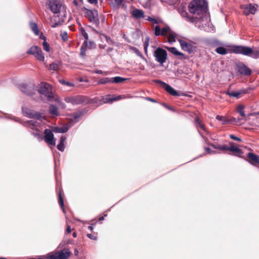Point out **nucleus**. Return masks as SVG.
<instances>
[{
    "instance_id": "obj_1",
    "label": "nucleus",
    "mask_w": 259,
    "mask_h": 259,
    "mask_svg": "<svg viewBox=\"0 0 259 259\" xmlns=\"http://www.w3.org/2000/svg\"><path fill=\"white\" fill-rule=\"evenodd\" d=\"M49 8L56 15L51 19L52 26L55 27L61 25L66 17V9L57 0H48Z\"/></svg>"
},
{
    "instance_id": "obj_2",
    "label": "nucleus",
    "mask_w": 259,
    "mask_h": 259,
    "mask_svg": "<svg viewBox=\"0 0 259 259\" xmlns=\"http://www.w3.org/2000/svg\"><path fill=\"white\" fill-rule=\"evenodd\" d=\"M67 103H71L73 105L84 104L87 103H96L97 106L103 104H112L114 101H118L121 98H63Z\"/></svg>"
},
{
    "instance_id": "obj_3",
    "label": "nucleus",
    "mask_w": 259,
    "mask_h": 259,
    "mask_svg": "<svg viewBox=\"0 0 259 259\" xmlns=\"http://www.w3.org/2000/svg\"><path fill=\"white\" fill-rule=\"evenodd\" d=\"M189 11L196 20V22L201 19L207 10V4L205 0H193L188 5Z\"/></svg>"
},
{
    "instance_id": "obj_4",
    "label": "nucleus",
    "mask_w": 259,
    "mask_h": 259,
    "mask_svg": "<svg viewBox=\"0 0 259 259\" xmlns=\"http://www.w3.org/2000/svg\"><path fill=\"white\" fill-rule=\"evenodd\" d=\"M236 52L245 56H251L255 59L259 58V51L253 50L249 47L240 46Z\"/></svg>"
},
{
    "instance_id": "obj_5",
    "label": "nucleus",
    "mask_w": 259,
    "mask_h": 259,
    "mask_svg": "<svg viewBox=\"0 0 259 259\" xmlns=\"http://www.w3.org/2000/svg\"><path fill=\"white\" fill-rule=\"evenodd\" d=\"M38 91L40 95L45 96L46 97H54L53 87L49 83H41L38 88Z\"/></svg>"
},
{
    "instance_id": "obj_6",
    "label": "nucleus",
    "mask_w": 259,
    "mask_h": 259,
    "mask_svg": "<svg viewBox=\"0 0 259 259\" xmlns=\"http://www.w3.org/2000/svg\"><path fill=\"white\" fill-rule=\"evenodd\" d=\"M240 46H231L227 45L226 48L223 47H219L215 49V52L220 55H226L227 53H235L239 54V53L236 52Z\"/></svg>"
},
{
    "instance_id": "obj_7",
    "label": "nucleus",
    "mask_w": 259,
    "mask_h": 259,
    "mask_svg": "<svg viewBox=\"0 0 259 259\" xmlns=\"http://www.w3.org/2000/svg\"><path fill=\"white\" fill-rule=\"evenodd\" d=\"M154 56L156 58V60L162 65L167 59L166 51L161 48H158L154 53Z\"/></svg>"
},
{
    "instance_id": "obj_8",
    "label": "nucleus",
    "mask_w": 259,
    "mask_h": 259,
    "mask_svg": "<svg viewBox=\"0 0 259 259\" xmlns=\"http://www.w3.org/2000/svg\"><path fill=\"white\" fill-rule=\"evenodd\" d=\"M28 54L33 55L38 60L44 61L45 57L40 48L34 46L31 47L27 52Z\"/></svg>"
},
{
    "instance_id": "obj_9",
    "label": "nucleus",
    "mask_w": 259,
    "mask_h": 259,
    "mask_svg": "<svg viewBox=\"0 0 259 259\" xmlns=\"http://www.w3.org/2000/svg\"><path fill=\"white\" fill-rule=\"evenodd\" d=\"M44 140L45 142L51 146H55L56 145V141L53 131L49 128H46L44 130Z\"/></svg>"
},
{
    "instance_id": "obj_10",
    "label": "nucleus",
    "mask_w": 259,
    "mask_h": 259,
    "mask_svg": "<svg viewBox=\"0 0 259 259\" xmlns=\"http://www.w3.org/2000/svg\"><path fill=\"white\" fill-rule=\"evenodd\" d=\"M243 9V13L245 16H248L250 14L254 15L258 8V5L256 4H249L247 5H243L241 7Z\"/></svg>"
},
{
    "instance_id": "obj_11",
    "label": "nucleus",
    "mask_w": 259,
    "mask_h": 259,
    "mask_svg": "<svg viewBox=\"0 0 259 259\" xmlns=\"http://www.w3.org/2000/svg\"><path fill=\"white\" fill-rule=\"evenodd\" d=\"M85 15L91 22L95 24H99L98 15L96 10L87 9L85 10Z\"/></svg>"
},
{
    "instance_id": "obj_12",
    "label": "nucleus",
    "mask_w": 259,
    "mask_h": 259,
    "mask_svg": "<svg viewBox=\"0 0 259 259\" xmlns=\"http://www.w3.org/2000/svg\"><path fill=\"white\" fill-rule=\"evenodd\" d=\"M161 85L165 90L168 92L171 96H185L186 95L183 93H180L177 92L174 88L170 87L169 85L160 81Z\"/></svg>"
},
{
    "instance_id": "obj_13",
    "label": "nucleus",
    "mask_w": 259,
    "mask_h": 259,
    "mask_svg": "<svg viewBox=\"0 0 259 259\" xmlns=\"http://www.w3.org/2000/svg\"><path fill=\"white\" fill-rule=\"evenodd\" d=\"M178 41L180 44L182 49L183 51L188 52L189 53H191L194 51L195 47L190 42H187L182 39H178Z\"/></svg>"
},
{
    "instance_id": "obj_14",
    "label": "nucleus",
    "mask_w": 259,
    "mask_h": 259,
    "mask_svg": "<svg viewBox=\"0 0 259 259\" xmlns=\"http://www.w3.org/2000/svg\"><path fill=\"white\" fill-rule=\"evenodd\" d=\"M238 72L242 75L249 76L251 73L250 68L243 64H240L237 65Z\"/></svg>"
},
{
    "instance_id": "obj_15",
    "label": "nucleus",
    "mask_w": 259,
    "mask_h": 259,
    "mask_svg": "<svg viewBox=\"0 0 259 259\" xmlns=\"http://www.w3.org/2000/svg\"><path fill=\"white\" fill-rule=\"evenodd\" d=\"M170 30L168 26H165L161 29L159 26H156L154 29V34L156 36L160 35L164 36L166 34H168Z\"/></svg>"
},
{
    "instance_id": "obj_16",
    "label": "nucleus",
    "mask_w": 259,
    "mask_h": 259,
    "mask_svg": "<svg viewBox=\"0 0 259 259\" xmlns=\"http://www.w3.org/2000/svg\"><path fill=\"white\" fill-rule=\"evenodd\" d=\"M59 259H68L71 254L70 251L68 248H64L60 251H57Z\"/></svg>"
},
{
    "instance_id": "obj_17",
    "label": "nucleus",
    "mask_w": 259,
    "mask_h": 259,
    "mask_svg": "<svg viewBox=\"0 0 259 259\" xmlns=\"http://www.w3.org/2000/svg\"><path fill=\"white\" fill-rule=\"evenodd\" d=\"M247 156L249 159L248 161L250 164H252L253 162L259 164V155L253 153L248 152Z\"/></svg>"
},
{
    "instance_id": "obj_18",
    "label": "nucleus",
    "mask_w": 259,
    "mask_h": 259,
    "mask_svg": "<svg viewBox=\"0 0 259 259\" xmlns=\"http://www.w3.org/2000/svg\"><path fill=\"white\" fill-rule=\"evenodd\" d=\"M31 135H32L39 142L42 141L44 140V135L41 133L40 131L36 128L34 130L29 132Z\"/></svg>"
},
{
    "instance_id": "obj_19",
    "label": "nucleus",
    "mask_w": 259,
    "mask_h": 259,
    "mask_svg": "<svg viewBox=\"0 0 259 259\" xmlns=\"http://www.w3.org/2000/svg\"><path fill=\"white\" fill-rule=\"evenodd\" d=\"M180 13L181 15L183 17L185 18L187 20L191 22H196V20H194V18L193 16H189L187 11L184 9H181L180 11Z\"/></svg>"
},
{
    "instance_id": "obj_20",
    "label": "nucleus",
    "mask_w": 259,
    "mask_h": 259,
    "mask_svg": "<svg viewBox=\"0 0 259 259\" xmlns=\"http://www.w3.org/2000/svg\"><path fill=\"white\" fill-rule=\"evenodd\" d=\"M132 15L136 19L144 18V13L142 10L136 9L132 11Z\"/></svg>"
},
{
    "instance_id": "obj_21",
    "label": "nucleus",
    "mask_w": 259,
    "mask_h": 259,
    "mask_svg": "<svg viewBox=\"0 0 259 259\" xmlns=\"http://www.w3.org/2000/svg\"><path fill=\"white\" fill-rule=\"evenodd\" d=\"M49 113L53 116H58L60 115L57 106L55 105H51L49 108Z\"/></svg>"
},
{
    "instance_id": "obj_22",
    "label": "nucleus",
    "mask_w": 259,
    "mask_h": 259,
    "mask_svg": "<svg viewBox=\"0 0 259 259\" xmlns=\"http://www.w3.org/2000/svg\"><path fill=\"white\" fill-rule=\"evenodd\" d=\"M166 49L169 52H170V53H171L174 55H175L176 56H179L181 57V58H183L184 57V56H185V55L183 53L179 52L177 50V49H176L175 47H166Z\"/></svg>"
},
{
    "instance_id": "obj_23",
    "label": "nucleus",
    "mask_w": 259,
    "mask_h": 259,
    "mask_svg": "<svg viewBox=\"0 0 259 259\" xmlns=\"http://www.w3.org/2000/svg\"><path fill=\"white\" fill-rule=\"evenodd\" d=\"M22 110L23 114L25 116L29 118L33 117L32 114H33L34 110L24 107H22Z\"/></svg>"
},
{
    "instance_id": "obj_24",
    "label": "nucleus",
    "mask_w": 259,
    "mask_h": 259,
    "mask_svg": "<svg viewBox=\"0 0 259 259\" xmlns=\"http://www.w3.org/2000/svg\"><path fill=\"white\" fill-rule=\"evenodd\" d=\"M247 91L246 90H241L237 91H233V92L228 94V95L230 96L237 97L239 96H244L247 94Z\"/></svg>"
},
{
    "instance_id": "obj_25",
    "label": "nucleus",
    "mask_w": 259,
    "mask_h": 259,
    "mask_svg": "<svg viewBox=\"0 0 259 259\" xmlns=\"http://www.w3.org/2000/svg\"><path fill=\"white\" fill-rule=\"evenodd\" d=\"M84 113L83 110H80L78 112L73 113L72 114V118L71 119L72 121L74 122H77L79 120V118L80 116Z\"/></svg>"
},
{
    "instance_id": "obj_26",
    "label": "nucleus",
    "mask_w": 259,
    "mask_h": 259,
    "mask_svg": "<svg viewBox=\"0 0 259 259\" xmlns=\"http://www.w3.org/2000/svg\"><path fill=\"white\" fill-rule=\"evenodd\" d=\"M66 140V137L62 136L60 138V142L57 146L58 150L63 152L64 150V142Z\"/></svg>"
},
{
    "instance_id": "obj_27",
    "label": "nucleus",
    "mask_w": 259,
    "mask_h": 259,
    "mask_svg": "<svg viewBox=\"0 0 259 259\" xmlns=\"http://www.w3.org/2000/svg\"><path fill=\"white\" fill-rule=\"evenodd\" d=\"M38 124L37 121L31 120L28 121L27 122L25 123V126L30 128L31 130H34L36 128V127Z\"/></svg>"
},
{
    "instance_id": "obj_28",
    "label": "nucleus",
    "mask_w": 259,
    "mask_h": 259,
    "mask_svg": "<svg viewBox=\"0 0 259 259\" xmlns=\"http://www.w3.org/2000/svg\"><path fill=\"white\" fill-rule=\"evenodd\" d=\"M60 63L53 62L50 64L48 69L49 71H58L60 68Z\"/></svg>"
},
{
    "instance_id": "obj_29",
    "label": "nucleus",
    "mask_w": 259,
    "mask_h": 259,
    "mask_svg": "<svg viewBox=\"0 0 259 259\" xmlns=\"http://www.w3.org/2000/svg\"><path fill=\"white\" fill-rule=\"evenodd\" d=\"M68 131V127L67 126L55 127L53 131L56 133H65Z\"/></svg>"
},
{
    "instance_id": "obj_30",
    "label": "nucleus",
    "mask_w": 259,
    "mask_h": 259,
    "mask_svg": "<svg viewBox=\"0 0 259 259\" xmlns=\"http://www.w3.org/2000/svg\"><path fill=\"white\" fill-rule=\"evenodd\" d=\"M58 202L60 204L62 210L64 212H65V206L63 201V198L61 194V189L59 190V194H58Z\"/></svg>"
},
{
    "instance_id": "obj_31",
    "label": "nucleus",
    "mask_w": 259,
    "mask_h": 259,
    "mask_svg": "<svg viewBox=\"0 0 259 259\" xmlns=\"http://www.w3.org/2000/svg\"><path fill=\"white\" fill-rule=\"evenodd\" d=\"M176 34L170 30L168 33L167 39L170 43L176 41Z\"/></svg>"
},
{
    "instance_id": "obj_32",
    "label": "nucleus",
    "mask_w": 259,
    "mask_h": 259,
    "mask_svg": "<svg viewBox=\"0 0 259 259\" xmlns=\"http://www.w3.org/2000/svg\"><path fill=\"white\" fill-rule=\"evenodd\" d=\"M216 119L222 121V124H226L230 123L229 119L221 115H217L215 117Z\"/></svg>"
},
{
    "instance_id": "obj_33",
    "label": "nucleus",
    "mask_w": 259,
    "mask_h": 259,
    "mask_svg": "<svg viewBox=\"0 0 259 259\" xmlns=\"http://www.w3.org/2000/svg\"><path fill=\"white\" fill-rule=\"evenodd\" d=\"M32 116L33 117H32L31 118L36 119L40 121H42V119H46L45 117L43 116L41 113L35 111H34L33 114H32Z\"/></svg>"
},
{
    "instance_id": "obj_34",
    "label": "nucleus",
    "mask_w": 259,
    "mask_h": 259,
    "mask_svg": "<svg viewBox=\"0 0 259 259\" xmlns=\"http://www.w3.org/2000/svg\"><path fill=\"white\" fill-rule=\"evenodd\" d=\"M244 106L242 104H239L237 106L236 111L242 117H245V114L244 111Z\"/></svg>"
},
{
    "instance_id": "obj_35",
    "label": "nucleus",
    "mask_w": 259,
    "mask_h": 259,
    "mask_svg": "<svg viewBox=\"0 0 259 259\" xmlns=\"http://www.w3.org/2000/svg\"><path fill=\"white\" fill-rule=\"evenodd\" d=\"M30 26L31 30L34 32V34L36 35H38L39 34V30L37 24L34 22H30Z\"/></svg>"
},
{
    "instance_id": "obj_36",
    "label": "nucleus",
    "mask_w": 259,
    "mask_h": 259,
    "mask_svg": "<svg viewBox=\"0 0 259 259\" xmlns=\"http://www.w3.org/2000/svg\"><path fill=\"white\" fill-rule=\"evenodd\" d=\"M229 151L231 152H236L239 154H242L243 152L242 149H240L239 148L234 146L233 145H231L229 147Z\"/></svg>"
},
{
    "instance_id": "obj_37",
    "label": "nucleus",
    "mask_w": 259,
    "mask_h": 259,
    "mask_svg": "<svg viewBox=\"0 0 259 259\" xmlns=\"http://www.w3.org/2000/svg\"><path fill=\"white\" fill-rule=\"evenodd\" d=\"M195 123L196 126L199 125V126L203 130H205V126L204 124H203L198 117H197L195 119Z\"/></svg>"
},
{
    "instance_id": "obj_38",
    "label": "nucleus",
    "mask_w": 259,
    "mask_h": 259,
    "mask_svg": "<svg viewBox=\"0 0 259 259\" xmlns=\"http://www.w3.org/2000/svg\"><path fill=\"white\" fill-rule=\"evenodd\" d=\"M72 243V240L69 239H65V238L63 239V240L60 243L59 246L62 247L66 244H70Z\"/></svg>"
},
{
    "instance_id": "obj_39",
    "label": "nucleus",
    "mask_w": 259,
    "mask_h": 259,
    "mask_svg": "<svg viewBox=\"0 0 259 259\" xmlns=\"http://www.w3.org/2000/svg\"><path fill=\"white\" fill-rule=\"evenodd\" d=\"M114 3L112 4V6L114 8L118 9L120 6L123 1V0H114Z\"/></svg>"
},
{
    "instance_id": "obj_40",
    "label": "nucleus",
    "mask_w": 259,
    "mask_h": 259,
    "mask_svg": "<svg viewBox=\"0 0 259 259\" xmlns=\"http://www.w3.org/2000/svg\"><path fill=\"white\" fill-rule=\"evenodd\" d=\"M111 79H113L112 82L115 83H120L126 80L125 78L119 76L115 77Z\"/></svg>"
},
{
    "instance_id": "obj_41",
    "label": "nucleus",
    "mask_w": 259,
    "mask_h": 259,
    "mask_svg": "<svg viewBox=\"0 0 259 259\" xmlns=\"http://www.w3.org/2000/svg\"><path fill=\"white\" fill-rule=\"evenodd\" d=\"M112 82V79L109 78H105L99 80V83L100 84H105L108 82Z\"/></svg>"
},
{
    "instance_id": "obj_42",
    "label": "nucleus",
    "mask_w": 259,
    "mask_h": 259,
    "mask_svg": "<svg viewBox=\"0 0 259 259\" xmlns=\"http://www.w3.org/2000/svg\"><path fill=\"white\" fill-rule=\"evenodd\" d=\"M241 119L239 118L232 117L229 119L230 123H239Z\"/></svg>"
},
{
    "instance_id": "obj_43",
    "label": "nucleus",
    "mask_w": 259,
    "mask_h": 259,
    "mask_svg": "<svg viewBox=\"0 0 259 259\" xmlns=\"http://www.w3.org/2000/svg\"><path fill=\"white\" fill-rule=\"evenodd\" d=\"M43 45V48L45 51H46L47 52H50V45L46 41V40H45L43 42L42 44Z\"/></svg>"
},
{
    "instance_id": "obj_44",
    "label": "nucleus",
    "mask_w": 259,
    "mask_h": 259,
    "mask_svg": "<svg viewBox=\"0 0 259 259\" xmlns=\"http://www.w3.org/2000/svg\"><path fill=\"white\" fill-rule=\"evenodd\" d=\"M48 258L50 259H59L57 252H55L54 254H48Z\"/></svg>"
},
{
    "instance_id": "obj_45",
    "label": "nucleus",
    "mask_w": 259,
    "mask_h": 259,
    "mask_svg": "<svg viewBox=\"0 0 259 259\" xmlns=\"http://www.w3.org/2000/svg\"><path fill=\"white\" fill-rule=\"evenodd\" d=\"M162 105L167 109H168L172 112L176 111L175 109L173 107L170 106L169 105L166 104V103H163Z\"/></svg>"
},
{
    "instance_id": "obj_46",
    "label": "nucleus",
    "mask_w": 259,
    "mask_h": 259,
    "mask_svg": "<svg viewBox=\"0 0 259 259\" xmlns=\"http://www.w3.org/2000/svg\"><path fill=\"white\" fill-rule=\"evenodd\" d=\"M220 150L223 151H229V147L227 145H221Z\"/></svg>"
},
{
    "instance_id": "obj_47",
    "label": "nucleus",
    "mask_w": 259,
    "mask_h": 259,
    "mask_svg": "<svg viewBox=\"0 0 259 259\" xmlns=\"http://www.w3.org/2000/svg\"><path fill=\"white\" fill-rule=\"evenodd\" d=\"M80 31L82 35L84 36L85 40H87L88 39V35L87 33H86L85 30L83 28H81L80 29Z\"/></svg>"
},
{
    "instance_id": "obj_48",
    "label": "nucleus",
    "mask_w": 259,
    "mask_h": 259,
    "mask_svg": "<svg viewBox=\"0 0 259 259\" xmlns=\"http://www.w3.org/2000/svg\"><path fill=\"white\" fill-rule=\"evenodd\" d=\"M229 137L230 138V139L233 140H235V141H237L238 142H241V139L239 138V137H237L236 136H235V135H229Z\"/></svg>"
},
{
    "instance_id": "obj_49",
    "label": "nucleus",
    "mask_w": 259,
    "mask_h": 259,
    "mask_svg": "<svg viewBox=\"0 0 259 259\" xmlns=\"http://www.w3.org/2000/svg\"><path fill=\"white\" fill-rule=\"evenodd\" d=\"M56 99H57V100L56 101L57 102H58V103H59L60 106L61 107V108L65 109L66 108V106L65 104L64 103L61 102V101L60 100V99L61 98H56Z\"/></svg>"
},
{
    "instance_id": "obj_50",
    "label": "nucleus",
    "mask_w": 259,
    "mask_h": 259,
    "mask_svg": "<svg viewBox=\"0 0 259 259\" xmlns=\"http://www.w3.org/2000/svg\"><path fill=\"white\" fill-rule=\"evenodd\" d=\"M87 237L88 238H89L90 239H91L92 240H97V237L95 236H94V235H93L91 234H88L87 235Z\"/></svg>"
},
{
    "instance_id": "obj_51",
    "label": "nucleus",
    "mask_w": 259,
    "mask_h": 259,
    "mask_svg": "<svg viewBox=\"0 0 259 259\" xmlns=\"http://www.w3.org/2000/svg\"><path fill=\"white\" fill-rule=\"evenodd\" d=\"M211 147L213 148L214 149H219L220 150V148L219 147H220V144H213V143H211V144H209Z\"/></svg>"
},
{
    "instance_id": "obj_52",
    "label": "nucleus",
    "mask_w": 259,
    "mask_h": 259,
    "mask_svg": "<svg viewBox=\"0 0 259 259\" xmlns=\"http://www.w3.org/2000/svg\"><path fill=\"white\" fill-rule=\"evenodd\" d=\"M103 38H104L106 40V41L108 44H112V40H111V39L109 37H108L106 35H103Z\"/></svg>"
},
{
    "instance_id": "obj_53",
    "label": "nucleus",
    "mask_w": 259,
    "mask_h": 259,
    "mask_svg": "<svg viewBox=\"0 0 259 259\" xmlns=\"http://www.w3.org/2000/svg\"><path fill=\"white\" fill-rule=\"evenodd\" d=\"M205 150L207 152L208 154H210L211 153H215V151H212L211 149L209 147H205Z\"/></svg>"
},
{
    "instance_id": "obj_54",
    "label": "nucleus",
    "mask_w": 259,
    "mask_h": 259,
    "mask_svg": "<svg viewBox=\"0 0 259 259\" xmlns=\"http://www.w3.org/2000/svg\"><path fill=\"white\" fill-rule=\"evenodd\" d=\"M71 227H70V226L68 225L67 226V228H66V231H65V234H69V233H71Z\"/></svg>"
},
{
    "instance_id": "obj_55",
    "label": "nucleus",
    "mask_w": 259,
    "mask_h": 259,
    "mask_svg": "<svg viewBox=\"0 0 259 259\" xmlns=\"http://www.w3.org/2000/svg\"><path fill=\"white\" fill-rule=\"evenodd\" d=\"M162 22V21L160 19H154V22H153V23L154 24H159V23H161Z\"/></svg>"
},
{
    "instance_id": "obj_56",
    "label": "nucleus",
    "mask_w": 259,
    "mask_h": 259,
    "mask_svg": "<svg viewBox=\"0 0 259 259\" xmlns=\"http://www.w3.org/2000/svg\"><path fill=\"white\" fill-rule=\"evenodd\" d=\"M61 35H62V38L63 40L65 41V40H67L68 36H67V35L66 33H64L63 34H62Z\"/></svg>"
},
{
    "instance_id": "obj_57",
    "label": "nucleus",
    "mask_w": 259,
    "mask_h": 259,
    "mask_svg": "<svg viewBox=\"0 0 259 259\" xmlns=\"http://www.w3.org/2000/svg\"><path fill=\"white\" fill-rule=\"evenodd\" d=\"M149 40V38H147L145 41V50L146 52H147V47L148 46Z\"/></svg>"
},
{
    "instance_id": "obj_58",
    "label": "nucleus",
    "mask_w": 259,
    "mask_h": 259,
    "mask_svg": "<svg viewBox=\"0 0 259 259\" xmlns=\"http://www.w3.org/2000/svg\"><path fill=\"white\" fill-rule=\"evenodd\" d=\"M12 119H13L16 122L21 123V120L19 118L13 117V118H12Z\"/></svg>"
},
{
    "instance_id": "obj_59",
    "label": "nucleus",
    "mask_w": 259,
    "mask_h": 259,
    "mask_svg": "<svg viewBox=\"0 0 259 259\" xmlns=\"http://www.w3.org/2000/svg\"><path fill=\"white\" fill-rule=\"evenodd\" d=\"M146 100L152 102H156V101L154 99V98H145Z\"/></svg>"
},
{
    "instance_id": "obj_60",
    "label": "nucleus",
    "mask_w": 259,
    "mask_h": 259,
    "mask_svg": "<svg viewBox=\"0 0 259 259\" xmlns=\"http://www.w3.org/2000/svg\"><path fill=\"white\" fill-rule=\"evenodd\" d=\"M89 2L91 4H97V0H88Z\"/></svg>"
},
{
    "instance_id": "obj_61",
    "label": "nucleus",
    "mask_w": 259,
    "mask_h": 259,
    "mask_svg": "<svg viewBox=\"0 0 259 259\" xmlns=\"http://www.w3.org/2000/svg\"><path fill=\"white\" fill-rule=\"evenodd\" d=\"M107 215L106 214H104V216H102V217H101L99 219V221H103L104 220V218L105 217H106Z\"/></svg>"
},
{
    "instance_id": "obj_62",
    "label": "nucleus",
    "mask_w": 259,
    "mask_h": 259,
    "mask_svg": "<svg viewBox=\"0 0 259 259\" xmlns=\"http://www.w3.org/2000/svg\"><path fill=\"white\" fill-rule=\"evenodd\" d=\"M62 83H64V84H66V85H70V86H71L72 85V84H71L69 82H66L65 81H61Z\"/></svg>"
},
{
    "instance_id": "obj_63",
    "label": "nucleus",
    "mask_w": 259,
    "mask_h": 259,
    "mask_svg": "<svg viewBox=\"0 0 259 259\" xmlns=\"http://www.w3.org/2000/svg\"><path fill=\"white\" fill-rule=\"evenodd\" d=\"M78 254V251L77 249H75L74 250V255L75 256H77Z\"/></svg>"
},
{
    "instance_id": "obj_64",
    "label": "nucleus",
    "mask_w": 259,
    "mask_h": 259,
    "mask_svg": "<svg viewBox=\"0 0 259 259\" xmlns=\"http://www.w3.org/2000/svg\"><path fill=\"white\" fill-rule=\"evenodd\" d=\"M88 229L91 231H92L94 229V227L93 226H89L88 227Z\"/></svg>"
}]
</instances>
